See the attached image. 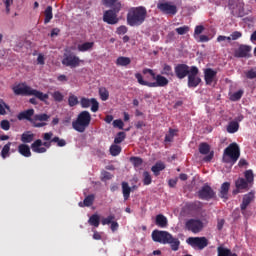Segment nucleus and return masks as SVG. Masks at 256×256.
I'll use <instances>...</instances> for the list:
<instances>
[{
  "label": "nucleus",
  "mask_w": 256,
  "mask_h": 256,
  "mask_svg": "<svg viewBox=\"0 0 256 256\" xmlns=\"http://www.w3.org/2000/svg\"><path fill=\"white\" fill-rule=\"evenodd\" d=\"M42 139H37L31 144L33 153H47V149L51 148L52 143H57V147H65L67 141L58 136L53 137V132H46L42 135Z\"/></svg>",
  "instance_id": "obj_1"
},
{
  "label": "nucleus",
  "mask_w": 256,
  "mask_h": 256,
  "mask_svg": "<svg viewBox=\"0 0 256 256\" xmlns=\"http://www.w3.org/2000/svg\"><path fill=\"white\" fill-rule=\"evenodd\" d=\"M143 75H151L152 79L155 82H149L143 79V75L141 73L135 74V79H137L139 85H143L144 87H167L169 85V79L163 76L162 74H155V71L151 68H144L142 70Z\"/></svg>",
  "instance_id": "obj_2"
},
{
  "label": "nucleus",
  "mask_w": 256,
  "mask_h": 256,
  "mask_svg": "<svg viewBox=\"0 0 256 256\" xmlns=\"http://www.w3.org/2000/svg\"><path fill=\"white\" fill-rule=\"evenodd\" d=\"M152 240L162 245H170L172 251H179V246L181 245L179 238H175L171 233L163 230H154L152 232Z\"/></svg>",
  "instance_id": "obj_3"
},
{
  "label": "nucleus",
  "mask_w": 256,
  "mask_h": 256,
  "mask_svg": "<svg viewBox=\"0 0 256 256\" xmlns=\"http://www.w3.org/2000/svg\"><path fill=\"white\" fill-rule=\"evenodd\" d=\"M147 19V8L145 6L132 7L128 10L126 21L130 27H139Z\"/></svg>",
  "instance_id": "obj_4"
},
{
  "label": "nucleus",
  "mask_w": 256,
  "mask_h": 256,
  "mask_svg": "<svg viewBox=\"0 0 256 256\" xmlns=\"http://www.w3.org/2000/svg\"><path fill=\"white\" fill-rule=\"evenodd\" d=\"M12 89L15 95H33L34 97H36V99H39V101H47V99H49V94H45L25 84H18L14 86Z\"/></svg>",
  "instance_id": "obj_5"
},
{
  "label": "nucleus",
  "mask_w": 256,
  "mask_h": 256,
  "mask_svg": "<svg viewBox=\"0 0 256 256\" xmlns=\"http://www.w3.org/2000/svg\"><path fill=\"white\" fill-rule=\"evenodd\" d=\"M89 125H91V113L89 111L80 112L76 120L72 122V128L78 133H85Z\"/></svg>",
  "instance_id": "obj_6"
},
{
  "label": "nucleus",
  "mask_w": 256,
  "mask_h": 256,
  "mask_svg": "<svg viewBox=\"0 0 256 256\" xmlns=\"http://www.w3.org/2000/svg\"><path fill=\"white\" fill-rule=\"evenodd\" d=\"M81 63H85V61L79 59V56L75 55L71 50H65L62 59V65H64V67L75 69L76 67H79Z\"/></svg>",
  "instance_id": "obj_7"
},
{
  "label": "nucleus",
  "mask_w": 256,
  "mask_h": 256,
  "mask_svg": "<svg viewBox=\"0 0 256 256\" xmlns=\"http://www.w3.org/2000/svg\"><path fill=\"white\" fill-rule=\"evenodd\" d=\"M122 7V4H116L115 7H110V10H106L103 15L104 23H107L108 25H117V23H119L117 14L121 11Z\"/></svg>",
  "instance_id": "obj_8"
},
{
  "label": "nucleus",
  "mask_w": 256,
  "mask_h": 256,
  "mask_svg": "<svg viewBox=\"0 0 256 256\" xmlns=\"http://www.w3.org/2000/svg\"><path fill=\"white\" fill-rule=\"evenodd\" d=\"M227 157L231 159L232 163H237L239 157H241V150L239 149V145L237 143H231L225 150H224V161L226 163L229 162Z\"/></svg>",
  "instance_id": "obj_9"
},
{
  "label": "nucleus",
  "mask_w": 256,
  "mask_h": 256,
  "mask_svg": "<svg viewBox=\"0 0 256 256\" xmlns=\"http://www.w3.org/2000/svg\"><path fill=\"white\" fill-rule=\"evenodd\" d=\"M201 84V77H199V68L197 66L190 67V74L188 75L189 89H195Z\"/></svg>",
  "instance_id": "obj_10"
},
{
  "label": "nucleus",
  "mask_w": 256,
  "mask_h": 256,
  "mask_svg": "<svg viewBox=\"0 0 256 256\" xmlns=\"http://www.w3.org/2000/svg\"><path fill=\"white\" fill-rule=\"evenodd\" d=\"M215 191L211 186L205 184L199 191H198V197L199 199H202L203 201H211V199H215Z\"/></svg>",
  "instance_id": "obj_11"
},
{
  "label": "nucleus",
  "mask_w": 256,
  "mask_h": 256,
  "mask_svg": "<svg viewBox=\"0 0 256 256\" xmlns=\"http://www.w3.org/2000/svg\"><path fill=\"white\" fill-rule=\"evenodd\" d=\"M186 243L191 247H198V249L203 250L209 245V240L205 237H190L186 240Z\"/></svg>",
  "instance_id": "obj_12"
},
{
  "label": "nucleus",
  "mask_w": 256,
  "mask_h": 256,
  "mask_svg": "<svg viewBox=\"0 0 256 256\" xmlns=\"http://www.w3.org/2000/svg\"><path fill=\"white\" fill-rule=\"evenodd\" d=\"M80 104L82 109H89V107L91 106L92 113H97V111H99V102L95 98L89 99L82 97L80 100Z\"/></svg>",
  "instance_id": "obj_13"
},
{
  "label": "nucleus",
  "mask_w": 256,
  "mask_h": 256,
  "mask_svg": "<svg viewBox=\"0 0 256 256\" xmlns=\"http://www.w3.org/2000/svg\"><path fill=\"white\" fill-rule=\"evenodd\" d=\"M187 231L192 233H201L203 231V222L197 219H189L185 223Z\"/></svg>",
  "instance_id": "obj_14"
},
{
  "label": "nucleus",
  "mask_w": 256,
  "mask_h": 256,
  "mask_svg": "<svg viewBox=\"0 0 256 256\" xmlns=\"http://www.w3.org/2000/svg\"><path fill=\"white\" fill-rule=\"evenodd\" d=\"M157 9L164 13V15H177V6L170 2H160L157 4Z\"/></svg>",
  "instance_id": "obj_15"
},
{
  "label": "nucleus",
  "mask_w": 256,
  "mask_h": 256,
  "mask_svg": "<svg viewBox=\"0 0 256 256\" xmlns=\"http://www.w3.org/2000/svg\"><path fill=\"white\" fill-rule=\"evenodd\" d=\"M177 79H185L191 74V67L187 64H178L174 68Z\"/></svg>",
  "instance_id": "obj_16"
},
{
  "label": "nucleus",
  "mask_w": 256,
  "mask_h": 256,
  "mask_svg": "<svg viewBox=\"0 0 256 256\" xmlns=\"http://www.w3.org/2000/svg\"><path fill=\"white\" fill-rule=\"evenodd\" d=\"M35 109L30 108L20 112L17 116L19 121H29V123H35ZM34 116V117H33Z\"/></svg>",
  "instance_id": "obj_17"
},
{
  "label": "nucleus",
  "mask_w": 256,
  "mask_h": 256,
  "mask_svg": "<svg viewBox=\"0 0 256 256\" xmlns=\"http://www.w3.org/2000/svg\"><path fill=\"white\" fill-rule=\"evenodd\" d=\"M255 199V193L249 192L243 196L242 203L240 204L241 212L244 214L247 211V207L253 203Z\"/></svg>",
  "instance_id": "obj_18"
},
{
  "label": "nucleus",
  "mask_w": 256,
  "mask_h": 256,
  "mask_svg": "<svg viewBox=\"0 0 256 256\" xmlns=\"http://www.w3.org/2000/svg\"><path fill=\"white\" fill-rule=\"evenodd\" d=\"M236 189L233 190V195L239 194L240 191H247L249 189V184L245 181V178H238L235 181Z\"/></svg>",
  "instance_id": "obj_19"
},
{
  "label": "nucleus",
  "mask_w": 256,
  "mask_h": 256,
  "mask_svg": "<svg viewBox=\"0 0 256 256\" xmlns=\"http://www.w3.org/2000/svg\"><path fill=\"white\" fill-rule=\"evenodd\" d=\"M215 77H217V71L213 70V68H206L204 70V81L206 85H212Z\"/></svg>",
  "instance_id": "obj_20"
},
{
  "label": "nucleus",
  "mask_w": 256,
  "mask_h": 256,
  "mask_svg": "<svg viewBox=\"0 0 256 256\" xmlns=\"http://www.w3.org/2000/svg\"><path fill=\"white\" fill-rule=\"evenodd\" d=\"M249 53H251V46L241 44L237 50L234 52V57L244 58L248 57Z\"/></svg>",
  "instance_id": "obj_21"
},
{
  "label": "nucleus",
  "mask_w": 256,
  "mask_h": 256,
  "mask_svg": "<svg viewBox=\"0 0 256 256\" xmlns=\"http://www.w3.org/2000/svg\"><path fill=\"white\" fill-rule=\"evenodd\" d=\"M229 189H231V183L224 182L220 187L219 197H221V199H224L225 201H227V199H229Z\"/></svg>",
  "instance_id": "obj_22"
},
{
  "label": "nucleus",
  "mask_w": 256,
  "mask_h": 256,
  "mask_svg": "<svg viewBox=\"0 0 256 256\" xmlns=\"http://www.w3.org/2000/svg\"><path fill=\"white\" fill-rule=\"evenodd\" d=\"M95 47V42H84L82 44H78L77 49L80 53H85L86 51H91Z\"/></svg>",
  "instance_id": "obj_23"
},
{
  "label": "nucleus",
  "mask_w": 256,
  "mask_h": 256,
  "mask_svg": "<svg viewBox=\"0 0 256 256\" xmlns=\"http://www.w3.org/2000/svg\"><path fill=\"white\" fill-rule=\"evenodd\" d=\"M18 153H20L22 157H31V148L27 144H20L18 146Z\"/></svg>",
  "instance_id": "obj_24"
},
{
  "label": "nucleus",
  "mask_w": 256,
  "mask_h": 256,
  "mask_svg": "<svg viewBox=\"0 0 256 256\" xmlns=\"http://www.w3.org/2000/svg\"><path fill=\"white\" fill-rule=\"evenodd\" d=\"M155 224L158 227H161V229H165L168 225L167 217H165L163 214H158L156 216Z\"/></svg>",
  "instance_id": "obj_25"
},
{
  "label": "nucleus",
  "mask_w": 256,
  "mask_h": 256,
  "mask_svg": "<svg viewBox=\"0 0 256 256\" xmlns=\"http://www.w3.org/2000/svg\"><path fill=\"white\" fill-rule=\"evenodd\" d=\"M95 201V195L90 194L85 197L83 202H79V207H91L93 205V202Z\"/></svg>",
  "instance_id": "obj_26"
},
{
  "label": "nucleus",
  "mask_w": 256,
  "mask_h": 256,
  "mask_svg": "<svg viewBox=\"0 0 256 256\" xmlns=\"http://www.w3.org/2000/svg\"><path fill=\"white\" fill-rule=\"evenodd\" d=\"M34 139L35 134H33L31 131H26L21 135L22 143H33Z\"/></svg>",
  "instance_id": "obj_27"
},
{
  "label": "nucleus",
  "mask_w": 256,
  "mask_h": 256,
  "mask_svg": "<svg viewBox=\"0 0 256 256\" xmlns=\"http://www.w3.org/2000/svg\"><path fill=\"white\" fill-rule=\"evenodd\" d=\"M160 75H165V77H173V75H175L173 73V67H171L169 64H164L160 71Z\"/></svg>",
  "instance_id": "obj_28"
},
{
  "label": "nucleus",
  "mask_w": 256,
  "mask_h": 256,
  "mask_svg": "<svg viewBox=\"0 0 256 256\" xmlns=\"http://www.w3.org/2000/svg\"><path fill=\"white\" fill-rule=\"evenodd\" d=\"M116 65L118 67H127V65H131V58L120 56L116 60Z\"/></svg>",
  "instance_id": "obj_29"
},
{
  "label": "nucleus",
  "mask_w": 256,
  "mask_h": 256,
  "mask_svg": "<svg viewBox=\"0 0 256 256\" xmlns=\"http://www.w3.org/2000/svg\"><path fill=\"white\" fill-rule=\"evenodd\" d=\"M122 193L124 201H128L129 197H131V187H129V183L122 182Z\"/></svg>",
  "instance_id": "obj_30"
},
{
  "label": "nucleus",
  "mask_w": 256,
  "mask_h": 256,
  "mask_svg": "<svg viewBox=\"0 0 256 256\" xmlns=\"http://www.w3.org/2000/svg\"><path fill=\"white\" fill-rule=\"evenodd\" d=\"M218 256H237V253L231 252V249L219 246L217 248Z\"/></svg>",
  "instance_id": "obj_31"
},
{
  "label": "nucleus",
  "mask_w": 256,
  "mask_h": 256,
  "mask_svg": "<svg viewBox=\"0 0 256 256\" xmlns=\"http://www.w3.org/2000/svg\"><path fill=\"white\" fill-rule=\"evenodd\" d=\"M165 169V163L163 162H157L154 166H152L151 171L154 173V175L157 177L161 173V171H164Z\"/></svg>",
  "instance_id": "obj_32"
},
{
  "label": "nucleus",
  "mask_w": 256,
  "mask_h": 256,
  "mask_svg": "<svg viewBox=\"0 0 256 256\" xmlns=\"http://www.w3.org/2000/svg\"><path fill=\"white\" fill-rule=\"evenodd\" d=\"M89 225H91L92 227H99L100 223H101V217H99L98 214H93L92 216H90L89 220H88Z\"/></svg>",
  "instance_id": "obj_33"
},
{
  "label": "nucleus",
  "mask_w": 256,
  "mask_h": 256,
  "mask_svg": "<svg viewBox=\"0 0 256 256\" xmlns=\"http://www.w3.org/2000/svg\"><path fill=\"white\" fill-rule=\"evenodd\" d=\"M45 19L44 23L47 25V23L51 22V19H53V7L48 6L44 11Z\"/></svg>",
  "instance_id": "obj_34"
},
{
  "label": "nucleus",
  "mask_w": 256,
  "mask_h": 256,
  "mask_svg": "<svg viewBox=\"0 0 256 256\" xmlns=\"http://www.w3.org/2000/svg\"><path fill=\"white\" fill-rule=\"evenodd\" d=\"M239 131V122L231 121L227 126L228 133H237Z\"/></svg>",
  "instance_id": "obj_35"
},
{
  "label": "nucleus",
  "mask_w": 256,
  "mask_h": 256,
  "mask_svg": "<svg viewBox=\"0 0 256 256\" xmlns=\"http://www.w3.org/2000/svg\"><path fill=\"white\" fill-rule=\"evenodd\" d=\"M210 151H211V146H209V144L205 142L200 143L199 153H201V155H209Z\"/></svg>",
  "instance_id": "obj_36"
},
{
  "label": "nucleus",
  "mask_w": 256,
  "mask_h": 256,
  "mask_svg": "<svg viewBox=\"0 0 256 256\" xmlns=\"http://www.w3.org/2000/svg\"><path fill=\"white\" fill-rule=\"evenodd\" d=\"M9 151H11V142H8L2 148V151H1L2 159H7V157H9Z\"/></svg>",
  "instance_id": "obj_37"
},
{
  "label": "nucleus",
  "mask_w": 256,
  "mask_h": 256,
  "mask_svg": "<svg viewBox=\"0 0 256 256\" xmlns=\"http://www.w3.org/2000/svg\"><path fill=\"white\" fill-rule=\"evenodd\" d=\"M99 95L102 101H107L109 99V90L105 87H101L99 88Z\"/></svg>",
  "instance_id": "obj_38"
},
{
  "label": "nucleus",
  "mask_w": 256,
  "mask_h": 256,
  "mask_svg": "<svg viewBox=\"0 0 256 256\" xmlns=\"http://www.w3.org/2000/svg\"><path fill=\"white\" fill-rule=\"evenodd\" d=\"M121 153V146L113 144L110 146V154L112 157H117Z\"/></svg>",
  "instance_id": "obj_39"
},
{
  "label": "nucleus",
  "mask_w": 256,
  "mask_h": 256,
  "mask_svg": "<svg viewBox=\"0 0 256 256\" xmlns=\"http://www.w3.org/2000/svg\"><path fill=\"white\" fill-rule=\"evenodd\" d=\"M244 177L248 184L253 183V181H255V175L253 174V170H246L244 172Z\"/></svg>",
  "instance_id": "obj_40"
},
{
  "label": "nucleus",
  "mask_w": 256,
  "mask_h": 256,
  "mask_svg": "<svg viewBox=\"0 0 256 256\" xmlns=\"http://www.w3.org/2000/svg\"><path fill=\"white\" fill-rule=\"evenodd\" d=\"M153 183V178H151V174L148 171L143 172V185H151Z\"/></svg>",
  "instance_id": "obj_41"
},
{
  "label": "nucleus",
  "mask_w": 256,
  "mask_h": 256,
  "mask_svg": "<svg viewBox=\"0 0 256 256\" xmlns=\"http://www.w3.org/2000/svg\"><path fill=\"white\" fill-rule=\"evenodd\" d=\"M68 105H69V107H75V106L79 105V98L73 94L70 95L68 97Z\"/></svg>",
  "instance_id": "obj_42"
},
{
  "label": "nucleus",
  "mask_w": 256,
  "mask_h": 256,
  "mask_svg": "<svg viewBox=\"0 0 256 256\" xmlns=\"http://www.w3.org/2000/svg\"><path fill=\"white\" fill-rule=\"evenodd\" d=\"M5 109H7V111H11V107H9L5 101L0 100V115H7V111Z\"/></svg>",
  "instance_id": "obj_43"
},
{
  "label": "nucleus",
  "mask_w": 256,
  "mask_h": 256,
  "mask_svg": "<svg viewBox=\"0 0 256 256\" xmlns=\"http://www.w3.org/2000/svg\"><path fill=\"white\" fill-rule=\"evenodd\" d=\"M50 116L46 113L34 115V121H49Z\"/></svg>",
  "instance_id": "obj_44"
},
{
  "label": "nucleus",
  "mask_w": 256,
  "mask_h": 256,
  "mask_svg": "<svg viewBox=\"0 0 256 256\" xmlns=\"http://www.w3.org/2000/svg\"><path fill=\"white\" fill-rule=\"evenodd\" d=\"M115 221V215H109L106 218L101 219L102 225H111Z\"/></svg>",
  "instance_id": "obj_45"
},
{
  "label": "nucleus",
  "mask_w": 256,
  "mask_h": 256,
  "mask_svg": "<svg viewBox=\"0 0 256 256\" xmlns=\"http://www.w3.org/2000/svg\"><path fill=\"white\" fill-rule=\"evenodd\" d=\"M125 137H126L125 132H119L114 139V143L116 145H119V143H123V141H125Z\"/></svg>",
  "instance_id": "obj_46"
},
{
  "label": "nucleus",
  "mask_w": 256,
  "mask_h": 256,
  "mask_svg": "<svg viewBox=\"0 0 256 256\" xmlns=\"http://www.w3.org/2000/svg\"><path fill=\"white\" fill-rule=\"evenodd\" d=\"M243 97V90H238L230 96L231 101H239Z\"/></svg>",
  "instance_id": "obj_47"
},
{
  "label": "nucleus",
  "mask_w": 256,
  "mask_h": 256,
  "mask_svg": "<svg viewBox=\"0 0 256 256\" xmlns=\"http://www.w3.org/2000/svg\"><path fill=\"white\" fill-rule=\"evenodd\" d=\"M52 97H53L54 101H56L57 103H61V101H63L65 96H63V94L60 91H55L52 94Z\"/></svg>",
  "instance_id": "obj_48"
},
{
  "label": "nucleus",
  "mask_w": 256,
  "mask_h": 256,
  "mask_svg": "<svg viewBox=\"0 0 256 256\" xmlns=\"http://www.w3.org/2000/svg\"><path fill=\"white\" fill-rule=\"evenodd\" d=\"M130 161L133 163L134 167H141V165H143V159L139 157H131Z\"/></svg>",
  "instance_id": "obj_49"
},
{
  "label": "nucleus",
  "mask_w": 256,
  "mask_h": 256,
  "mask_svg": "<svg viewBox=\"0 0 256 256\" xmlns=\"http://www.w3.org/2000/svg\"><path fill=\"white\" fill-rule=\"evenodd\" d=\"M0 127L3 129V131H9L11 129V123L9 120H2L0 122Z\"/></svg>",
  "instance_id": "obj_50"
},
{
  "label": "nucleus",
  "mask_w": 256,
  "mask_h": 256,
  "mask_svg": "<svg viewBox=\"0 0 256 256\" xmlns=\"http://www.w3.org/2000/svg\"><path fill=\"white\" fill-rule=\"evenodd\" d=\"M175 31L178 35H186V33H189V26L178 27Z\"/></svg>",
  "instance_id": "obj_51"
},
{
  "label": "nucleus",
  "mask_w": 256,
  "mask_h": 256,
  "mask_svg": "<svg viewBox=\"0 0 256 256\" xmlns=\"http://www.w3.org/2000/svg\"><path fill=\"white\" fill-rule=\"evenodd\" d=\"M106 7H115V5H121L119 0H103Z\"/></svg>",
  "instance_id": "obj_52"
},
{
  "label": "nucleus",
  "mask_w": 256,
  "mask_h": 256,
  "mask_svg": "<svg viewBox=\"0 0 256 256\" xmlns=\"http://www.w3.org/2000/svg\"><path fill=\"white\" fill-rule=\"evenodd\" d=\"M101 175H102V181H109L113 179V175L110 172L102 171Z\"/></svg>",
  "instance_id": "obj_53"
},
{
  "label": "nucleus",
  "mask_w": 256,
  "mask_h": 256,
  "mask_svg": "<svg viewBox=\"0 0 256 256\" xmlns=\"http://www.w3.org/2000/svg\"><path fill=\"white\" fill-rule=\"evenodd\" d=\"M230 37H232V41H237V39H241V37H243V33L240 31H234L230 34Z\"/></svg>",
  "instance_id": "obj_54"
},
{
  "label": "nucleus",
  "mask_w": 256,
  "mask_h": 256,
  "mask_svg": "<svg viewBox=\"0 0 256 256\" xmlns=\"http://www.w3.org/2000/svg\"><path fill=\"white\" fill-rule=\"evenodd\" d=\"M127 31H129L127 26L122 25V26L117 28L116 33H117V35H125V33H127Z\"/></svg>",
  "instance_id": "obj_55"
},
{
  "label": "nucleus",
  "mask_w": 256,
  "mask_h": 256,
  "mask_svg": "<svg viewBox=\"0 0 256 256\" xmlns=\"http://www.w3.org/2000/svg\"><path fill=\"white\" fill-rule=\"evenodd\" d=\"M247 79H256V71L255 69H251L248 72H246Z\"/></svg>",
  "instance_id": "obj_56"
},
{
  "label": "nucleus",
  "mask_w": 256,
  "mask_h": 256,
  "mask_svg": "<svg viewBox=\"0 0 256 256\" xmlns=\"http://www.w3.org/2000/svg\"><path fill=\"white\" fill-rule=\"evenodd\" d=\"M205 31V27L203 25H198L195 27L194 35H201Z\"/></svg>",
  "instance_id": "obj_57"
},
{
  "label": "nucleus",
  "mask_w": 256,
  "mask_h": 256,
  "mask_svg": "<svg viewBox=\"0 0 256 256\" xmlns=\"http://www.w3.org/2000/svg\"><path fill=\"white\" fill-rule=\"evenodd\" d=\"M4 5L6 7V13H10L11 9L9 7H11V5H13V0H3Z\"/></svg>",
  "instance_id": "obj_58"
},
{
  "label": "nucleus",
  "mask_w": 256,
  "mask_h": 256,
  "mask_svg": "<svg viewBox=\"0 0 256 256\" xmlns=\"http://www.w3.org/2000/svg\"><path fill=\"white\" fill-rule=\"evenodd\" d=\"M124 125L125 124L123 123V120H114L113 121V126L118 127V129H123Z\"/></svg>",
  "instance_id": "obj_59"
},
{
  "label": "nucleus",
  "mask_w": 256,
  "mask_h": 256,
  "mask_svg": "<svg viewBox=\"0 0 256 256\" xmlns=\"http://www.w3.org/2000/svg\"><path fill=\"white\" fill-rule=\"evenodd\" d=\"M93 231V239H95V241H101L102 237H101V233H99L97 230H92Z\"/></svg>",
  "instance_id": "obj_60"
},
{
  "label": "nucleus",
  "mask_w": 256,
  "mask_h": 256,
  "mask_svg": "<svg viewBox=\"0 0 256 256\" xmlns=\"http://www.w3.org/2000/svg\"><path fill=\"white\" fill-rule=\"evenodd\" d=\"M38 65H45V56L43 54H39L37 58Z\"/></svg>",
  "instance_id": "obj_61"
},
{
  "label": "nucleus",
  "mask_w": 256,
  "mask_h": 256,
  "mask_svg": "<svg viewBox=\"0 0 256 256\" xmlns=\"http://www.w3.org/2000/svg\"><path fill=\"white\" fill-rule=\"evenodd\" d=\"M225 225V219H220L218 220V223H217V229L218 231H221L223 229V226Z\"/></svg>",
  "instance_id": "obj_62"
},
{
  "label": "nucleus",
  "mask_w": 256,
  "mask_h": 256,
  "mask_svg": "<svg viewBox=\"0 0 256 256\" xmlns=\"http://www.w3.org/2000/svg\"><path fill=\"white\" fill-rule=\"evenodd\" d=\"M111 225V231L115 232L117 229H119V223H117L115 220L110 224Z\"/></svg>",
  "instance_id": "obj_63"
},
{
  "label": "nucleus",
  "mask_w": 256,
  "mask_h": 256,
  "mask_svg": "<svg viewBox=\"0 0 256 256\" xmlns=\"http://www.w3.org/2000/svg\"><path fill=\"white\" fill-rule=\"evenodd\" d=\"M213 155V152H210L209 155L204 157L203 161H205V163H209L213 159Z\"/></svg>",
  "instance_id": "obj_64"
}]
</instances>
